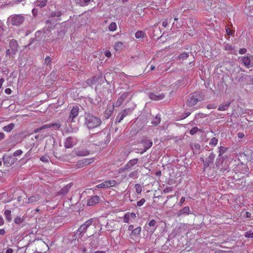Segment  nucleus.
I'll use <instances>...</instances> for the list:
<instances>
[{"mask_svg": "<svg viewBox=\"0 0 253 253\" xmlns=\"http://www.w3.org/2000/svg\"><path fill=\"white\" fill-rule=\"evenodd\" d=\"M5 92L7 94H10L11 93V90L9 88H7L5 89Z\"/></svg>", "mask_w": 253, "mask_h": 253, "instance_id": "obj_61", "label": "nucleus"}, {"mask_svg": "<svg viewBox=\"0 0 253 253\" xmlns=\"http://www.w3.org/2000/svg\"><path fill=\"white\" fill-rule=\"evenodd\" d=\"M100 198L98 196H94L88 199L87 205L91 206L99 203Z\"/></svg>", "mask_w": 253, "mask_h": 253, "instance_id": "obj_16", "label": "nucleus"}, {"mask_svg": "<svg viewBox=\"0 0 253 253\" xmlns=\"http://www.w3.org/2000/svg\"><path fill=\"white\" fill-rule=\"evenodd\" d=\"M104 54L107 57H110L111 56V53L109 50H106L104 52Z\"/></svg>", "mask_w": 253, "mask_h": 253, "instance_id": "obj_58", "label": "nucleus"}, {"mask_svg": "<svg viewBox=\"0 0 253 253\" xmlns=\"http://www.w3.org/2000/svg\"><path fill=\"white\" fill-rule=\"evenodd\" d=\"M216 105L214 104H210L207 106V108L208 109H215Z\"/></svg>", "mask_w": 253, "mask_h": 253, "instance_id": "obj_51", "label": "nucleus"}, {"mask_svg": "<svg viewBox=\"0 0 253 253\" xmlns=\"http://www.w3.org/2000/svg\"><path fill=\"white\" fill-rule=\"evenodd\" d=\"M149 98L154 100H160L165 97V94L160 92L152 91L149 94Z\"/></svg>", "mask_w": 253, "mask_h": 253, "instance_id": "obj_8", "label": "nucleus"}, {"mask_svg": "<svg viewBox=\"0 0 253 253\" xmlns=\"http://www.w3.org/2000/svg\"><path fill=\"white\" fill-rule=\"evenodd\" d=\"M135 36L136 39L143 38L145 36V34L142 31H138L136 32Z\"/></svg>", "mask_w": 253, "mask_h": 253, "instance_id": "obj_28", "label": "nucleus"}, {"mask_svg": "<svg viewBox=\"0 0 253 253\" xmlns=\"http://www.w3.org/2000/svg\"><path fill=\"white\" fill-rule=\"evenodd\" d=\"M141 143L143 144V149L141 151L139 152V153L141 154L150 148L153 145L152 141L145 137H143L141 140Z\"/></svg>", "mask_w": 253, "mask_h": 253, "instance_id": "obj_4", "label": "nucleus"}, {"mask_svg": "<svg viewBox=\"0 0 253 253\" xmlns=\"http://www.w3.org/2000/svg\"><path fill=\"white\" fill-rule=\"evenodd\" d=\"M94 161V159L93 158L89 159H83L78 161L77 163V167L78 168H82L93 163Z\"/></svg>", "mask_w": 253, "mask_h": 253, "instance_id": "obj_9", "label": "nucleus"}, {"mask_svg": "<svg viewBox=\"0 0 253 253\" xmlns=\"http://www.w3.org/2000/svg\"><path fill=\"white\" fill-rule=\"evenodd\" d=\"M5 233H6L5 230L4 229H0V235H4L5 234Z\"/></svg>", "mask_w": 253, "mask_h": 253, "instance_id": "obj_63", "label": "nucleus"}, {"mask_svg": "<svg viewBox=\"0 0 253 253\" xmlns=\"http://www.w3.org/2000/svg\"><path fill=\"white\" fill-rule=\"evenodd\" d=\"M128 95V92H124L117 100L115 102V107H119L124 102L125 99L127 97Z\"/></svg>", "mask_w": 253, "mask_h": 253, "instance_id": "obj_14", "label": "nucleus"}, {"mask_svg": "<svg viewBox=\"0 0 253 253\" xmlns=\"http://www.w3.org/2000/svg\"><path fill=\"white\" fill-rule=\"evenodd\" d=\"M4 214L5 215V218L8 221H11V211L9 210H6L4 211Z\"/></svg>", "mask_w": 253, "mask_h": 253, "instance_id": "obj_30", "label": "nucleus"}, {"mask_svg": "<svg viewBox=\"0 0 253 253\" xmlns=\"http://www.w3.org/2000/svg\"><path fill=\"white\" fill-rule=\"evenodd\" d=\"M51 127H52L51 124H46V125L42 126H41V127H40L39 128H37L36 129H35L34 132L35 133H38V132H39V131H40L41 130H42L43 129L48 128H50Z\"/></svg>", "mask_w": 253, "mask_h": 253, "instance_id": "obj_23", "label": "nucleus"}, {"mask_svg": "<svg viewBox=\"0 0 253 253\" xmlns=\"http://www.w3.org/2000/svg\"><path fill=\"white\" fill-rule=\"evenodd\" d=\"M204 100V95L200 91H196L190 94L186 102V104L189 107H192L199 101Z\"/></svg>", "mask_w": 253, "mask_h": 253, "instance_id": "obj_2", "label": "nucleus"}, {"mask_svg": "<svg viewBox=\"0 0 253 253\" xmlns=\"http://www.w3.org/2000/svg\"><path fill=\"white\" fill-rule=\"evenodd\" d=\"M245 236L247 238H253V232L251 230L246 232Z\"/></svg>", "mask_w": 253, "mask_h": 253, "instance_id": "obj_42", "label": "nucleus"}, {"mask_svg": "<svg viewBox=\"0 0 253 253\" xmlns=\"http://www.w3.org/2000/svg\"><path fill=\"white\" fill-rule=\"evenodd\" d=\"M141 231V228L140 227H138L134 229L132 231L130 235L131 237H137L140 234Z\"/></svg>", "mask_w": 253, "mask_h": 253, "instance_id": "obj_20", "label": "nucleus"}, {"mask_svg": "<svg viewBox=\"0 0 253 253\" xmlns=\"http://www.w3.org/2000/svg\"><path fill=\"white\" fill-rule=\"evenodd\" d=\"M134 188L137 194H140L142 191V186L140 184H136L134 185Z\"/></svg>", "mask_w": 253, "mask_h": 253, "instance_id": "obj_32", "label": "nucleus"}, {"mask_svg": "<svg viewBox=\"0 0 253 253\" xmlns=\"http://www.w3.org/2000/svg\"><path fill=\"white\" fill-rule=\"evenodd\" d=\"M50 158L47 155L42 156L40 158V160L44 163H47L49 162Z\"/></svg>", "mask_w": 253, "mask_h": 253, "instance_id": "obj_36", "label": "nucleus"}, {"mask_svg": "<svg viewBox=\"0 0 253 253\" xmlns=\"http://www.w3.org/2000/svg\"><path fill=\"white\" fill-rule=\"evenodd\" d=\"M130 218L129 217V215L128 214L127 212L124 215L123 217V221L124 222L128 223L129 222Z\"/></svg>", "mask_w": 253, "mask_h": 253, "instance_id": "obj_41", "label": "nucleus"}, {"mask_svg": "<svg viewBox=\"0 0 253 253\" xmlns=\"http://www.w3.org/2000/svg\"><path fill=\"white\" fill-rule=\"evenodd\" d=\"M37 5L41 7H44L46 4V0H41L37 1Z\"/></svg>", "mask_w": 253, "mask_h": 253, "instance_id": "obj_39", "label": "nucleus"}, {"mask_svg": "<svg viewBox=\"0 0 253 253\" xmlns=\"http://www.w3.org/2000/svg\"><path fill=\"white\" fill-rule=\"evenodd\" d=\"M146 202V200L145 199L142 198L139 201L137 202V206L138 207H141Z\"/></svg>", "mask_w": 253, "mask_h": 253, "instance_id": "obj_44", "label": "nucleus"}, {"mask_svg": "<svg viewBox=\"0 0 253 253\" xmlns=\"http://www.w3.org/2000/svg\"><path fill=\"white\" fill-rule=\"evenodd\" d=\"M188 53H182L178 56V59L180 60H183L187 59L189 57Z\"/></svg>", "mask_w": 253, "mask_h": 253, "instance_id": "obj_27", "label": "nucleus"}, {"mask_svg": "<svg viewBox=\"0 0 253 253\" xmlns=\"http://www.w3.org/2000/svg\"><path fill=\"white\" fill-rule=\"evenodd\" d=\"M109 29L110 31L114 32L117 29V25L115 22H112L109 26Z\"/></svg>", "mask_w": 253, "mask_h": 253, "instance_id": "obj_35", "label": "nucleus"}, {"mask_svg": "<svg viewBox=\"0 0 253 253\" xmlns=\"http://www.w3.org/2000/svg\"><path fill=\"white\" fill-rule=\"evenodd\" d=\"M79 108L78 106H74L71 109L68 120H70L71 122H75V119L79 115Z\"/></svg>", "mask_w": 253, "mask_h": 253, "instance_id": "obj_7", "label": "nucleus"}, {"mask_svg": "<svg viewBox=\"0 0 253 253\" xmlns=\"http://www.w3.org/2000/svg\"><path fill=\"white\" fill-rule=\"evenodd\" d=\"M198 130V128L197 127H193V128H192L190 130V134L191 135H194V134H195L197 131Z\"/></svg>", "mask_w": 253, "mask_h": 253, "instance_id": "obj_48", "label": "nucleus"}, {"mask_svg": "<svg viewBox=\"0 0 253 253\" xmlns=\"http://www.w3.org/2000/svg\"><path fill=\"white\" fill-rule=\"evenodd\" d=\"M245 135H244V133L243 132H239L238 133V137L240 138H242L244 137Z\"/></svg>", "mask_w": 253, "mask_h": 253, "instance_id": "obj_62", "label": "nucleus"}, {"mask_svg": "<svg viewBox=\"0 0 253 253\" xmlns=\"http://www.w3.org/2000/svg\"><path fill=\"white\" fill-rule=\"evenodd\" d=\"M242 62L248 68L253 67V55L243 56L241 58Z\"/></svg>", "mask_w": 253, "mask_h": 253, "instance_id": "obj_6", "label": "nucleus"}, {"mask_svg": "<svg viewBox=\"0 0 253 253\" xmlns=\"http://www.w3.org/2000/svg\"><path fill=\"white\" fill-rule=\"evenodd\" d=\"M156 222L155 220H154V219H152L150 221V222L148 223V224L150 226H153V227L156 225Z\"/></svg>", "mask_w": 253, "mask_h": 253, "instance_id": "obj_52", "label": "nucleus"}, {"mask_svg": "<svg viewBox=\"0 0 253 253\" xmlns=\"http://www.w3.org/2000/svg\"><path fill=\"white\" fill-rule=\"evenodd\" d=\"M246 7L249 10H253V0H247L246 2Z\"/></svg>", "mask_w": 253, "mask_h": 253, "instance_id": "obj_24", "label": "nucleus"}, {"mask_svg": "<svg viewBox=\"0 0 253 253\" xmlns=\"http://www.w3.org/2000/svg\"><path fill=\"white\" fill-rule=\"evenodd\" d=\"M125 117L124 115H123V113L122 112H120L116 118L115 123H120Z\"/></svg>", "mask_w": 253, "mask_h": 253, "instance_id": "obj_31", "label": "nucleus"}, {"mask_svg": "<svg viewBox=\"0 0 253 253\" xmlns=\"http://www.w3.org/2000/svg\"><path fill=\"white\" fill-rule=\"evenodd\" d=\"M247 52V49L245 48H240L239 53L241 54H245Z\"/></svg>", "mask_w": 253, "mask_h": 253, "instance_id": "obj_54", "label": "nucleus"}, {"mask_svg": "<svg viewBox=\"0 0 253 253\" xmlns=\"http://www.w3.org/2000/svg\"><path fill=\"white\" fill-rule=\"evenodd\" d=\"M3 164L6 167H9L13 164L16 159L12 156H4L3 157Z\"/></svg>", "mask_w": 253, "mask_h": 253, "instance_id": "obj_11", "label": "nucleus"}, {"mask_svg": "<svg viewBox=\"0 0 253 253\" xmlns=\"http://www.w3.org/2000/svg\"><path fill=\"white\" fill-rule=\"evenodd\" d=\"M51 61V58L49 56H47V57H45V63L46 64H50Z\"/></svg>", "mask_w": 253, "mask_h": 253, "instance_id": "obj_53", "label": "nucleus"}, {"mask_svg": "<svg viewBox=\"0 0 253 253\" xmlns=\"http://www.w3.org/2000/svg\"><path fill=\"white\" fill-rule=\"evenodd\" d=\"M24 221V218L23 217L17 216L14 219V222L16 224H20L23 223Z\"/></svg>", "mask_w": 253, "mask_h": 253, "instance_id": "obj_29", "label": "nucleus"}, {"mask_svg": "<svg viewBox=\"0 0 253 253\" xmlns=\"http://www.w3.org/2000/svg\"><path fill=\"white\" fill-rule=\"evenodd\" d=\"M76 154L79 156H85L89 155V152L85 149H79L76 151Z\"/></svg>", "mask_w": 253, "mask_h": 253, "instance_id": "obj_18", "label": "nucleus"}, {"mask_svg": "<svg viewBox=\"0 0 253 253\" xmlns=\"http://www.w3.org/2000/svg\"><path fill=\"white\" fill-rule=\"evenodd\" d=\"M218 142V139L216 138L215 137H213L211 139V140L210 141V145L215 146Z\"/></svg>", "mask_w": 253, "mask_h": 253, "instance_id": "obj_40", "label": "nucleus"}, {"mask_svg": "<svg viewBox=\"0 0 253 253\" xmlns=\"http://www.w3.org/2000/svg\"><path fill=\"white\" fill-rule=\"evenodd\" d=\"M22 153H23V152L22 150H18L16 151L15 152H14L12 156H13L14 157L15 156H20L22 154Z\"/></svg>", "mask_w": 253, "mask_h": 253, "instance_id": "obj_47", "label": "nucleus"}, {"mask_svg": "<svg viewBox=\"0 0 253 253\" xmlns=\"http://www.w3.org/2000/svg\"><path fill=\"white\" fill-rule=\"evenodd\" d=\"M93 222L92 219H90L82 224L78 229L76 234H78L80 237L82 234L86 233L87 228L92 224Z\"/></svg>", "mask_w": 253, "mask_h": 253, "instance_id": "obj_3", "label": "nucleus"}, {"mask_svg": "<svg viewBox=\"0 0 253 253\" xmlns=\"http://www.w3.org/2000/svg\"><path fill=\"white\" fill-rule=\"evenodd\" d=\"M227 148L226 147H223V146H220V147L219 148V156L222 155L223 154H224L226 151L227 150Z\"/></svg>", "mask_w": 253, "mask_h": 253, "instance_id": "obj_43", "label": "nucleus"}, {"mask_svg": "<svg viewBox=\"0 0 253 253\" xmlns=\"http://www.w3.org/2000/svg\"><path fill=\"white\" fill-rule=\"evenodd\" d=\"M69 189L70 187L67 185L62 188L59 191V193L60 194L65 195L68 192Z\"/></svg>", "mask_w": 253, "mask_h": 253, "instance_id": "obj_34", "label": "nucleus"}, {"mask_svg": "<svg viewBox=\"0 0 253 253\" xmlns=\"http://www.w3.org/2000/svg\"><path fill=\"white\" fill-rule=\"evenodd\" d=\"M168 25V19H165L163 22V23H162V26L164 27H167V26Z\"/></svg>", "mask_w": 253, "mask_h": 253, "instance_id": "obj_59", "label": "nucleus"}, {"mask_svg": "<svg viewBox=\"0 0 253 253\" xmlns=\"http://www.w3.org/2000/svg\"><path fill=\"white\" fill-rule=\"evenodd\" d=\"M52 127H55L57 128H59L60 127V124L59 123H52L51 124Z\"/></svg>", "mask_w": 253, "mask_h": 253, "instance_id": "obj_56", "label": "nucleus"}, {"mask_svg": "<svg viewBox=\"0 0 253 253\" xmlns=\"http://www.w3.org/2000/svg\"><path fill=\"white\" fill-rule=\"evenodd\" d=\"M42 199L41 196L39 194H35L30 197L27 199V201L26 202L27 204H36Z\"/></svg>", "mask_w": 253, "mask_h": 253, "instance_id": "obj_13", "label": "nucleus"}, {"mask_svg": "<svg viewBox=\"0 0 253 253\" xmlns=\"http://www.w3.org/2000/svg\"><path fill=\"white\" fill-rule=\"evenodd\" d=\"M77 143V140L75 138L71 137H68L66 138L64 146L67 148H70L73 147Z\"/></svg>", "mask_w": 253, "mask_h": 253, "instance_id": "obj_12", "label": "nucleus"}, {"mask_svg": "<svg viewBox=\"0 0 253 253\" xmlns=\"http://www.w3.org/2000/svg\"><path fill=\"white\" fill-rule=\"evenodd\" d=\"M117 182L115 180H108L96 185V187L97 188H108L115 186Z\"/></svg>", "mask_w": 253, "mask_h": 253, "instance_id": "obj_5", "label": "nucleus"}, {"mask_svg": "<svg viewBox=\"0 0 253 253\" xmlns=\"http://www.w3.org/2000/svg\"><path fill=\"white\" fill-rule=\"evenodd\" d=\"M14 126H15L13 123H11L9 125L4 126L3 127V129L4 131L9 132L13 129Z\"/></svg>", "mask_w": 253, "mask_h": 253, "instance_id": "obj_22", "label": "nucleus"}, {"mask_svg": "<svg viewBox=\"0 0 253 253\" xmlns=\"http://www.w3.org/2000/svg\"><path fill=\"white\" fill-rule=\"evenodd\" d=\"M127 213L129 215L130 218H135L136 217V214L134 212H127Z\"/></svg>", "mask_w": 253, "mask_h": 253, "instance_id": "obj_55", "label": "nucleus"}, {"mask_svg": "<svg viewBox=\"0 0 253 253\" xmlns=\"http://www.w3.org/2000/svg\"><path fill=\"white\" fill-rule=\"evenodd\" d=\"M123 48V43L121 42H117L114 45V48L116 50H121Z\"/></svg>", "mask_w": 253, "mask_h": 253, "instance_id": "obj_25", "label": "nucleus"}, {"mask_svg": "<svg viewBox=\"0 0 253 253\" xmlns=\"http://www.w3.org/2000/svg\"><path fill=\"white\" fill-rule=\"evenodd\" d=\"M136 172H134V171H133V172H131V173H130L128 175V177L129 178H133L135 176V175L136 174Z\"/></svg>", "mask_w": 253, "mask_h": 253, "instance_id": "obj_60", "label": "nucleus"}, {"mask_svg": "<svg viewBox=\"0 0 253 253\" xmlns=\"http://www.w3.org/2000/svg\"><path fill=\"white\" fill-rule=\"evenodd\" d=\"M214 253H233L232 251H223V250H217L215 251Z\"/></svg>", "mask_w": 253, "mask_h": 253, "instance_id": "obj_46", "label": "nucleus"}, {"mask_svg": "<svg viewBox=\"0 0 253 253\" xmlns=\"http://www.w3.org/2000/svg\"><path fill=\"white\" fill-rule=\"evenodd\" d=\"M84 123L88 129H93L99 126L102 121L99 118L88 113L85 115Z\"/></svg>", "mask_w": 253, "mask_h": 253, "instance_id": "obj_1", "label": "nucleus"}, {"mask_svg": "<svg viewBox=\"0 0 253 253\" xmlns=\"http://www.w3.org/2000/svg\"><path fill=\"white\" fill-rule=\"evenodd\" d=\"M114 110V106L111 108H107L104 112V116L106 118L109 119L112 115Z\"/></svg>", "mask_w": 253, "mask_h": 253, "instance_id": "obj_21", "label": "nucleus"}, {"mask_svg": "<svg viewBox=\"0 0 253 253\" xmlns=\"http://www.w3.org/2000/svg\"><path fill=\"white\" fill-rule=\"evenodd\" d=\"M161 121V118L158 116H156L155 118H153L151 122V124L153 126H156L160 124Z\"/></svg>", "mask_w": 253, "mask_h": 253, "instance_id": "obj_26", "label": "nucleus"}, {"mask_svg": "<svg viewBox=\"0 0 253 253\" xmlns=\"http://www.w3.org/2000/svg\"><path fill=\"white\" fill-rule=\"evenodd\" d=\"M9 47L12 50V51L13 52L14 54H15L18 50V44L17 41L14 39L11 40L9 43Z\"/></svg>", "mask_w": 253, "mask_h": 253, "instance_id": "obj_15", "label": "nucleus"}, {"mask_svg": "<svg viewBox=\"0 0 253 253\" xmlns=\"http://www.w3.org/2000/svg\"><path fill=\"white\" fill-rule=\"evenodd\" d=\"M210 164H211V162H210L207 159L204 162V169H205L206 168L208 167Z\"/></svg>", "mask_w": 253, "mask_h": 253, "instance_id": "obj_50", "label": "nucleus"}, {"mask_svg": "<svg viewBox=\"0 0 253 253\" xmlns=\"http://www.w3.org/2000/svg\"><path fill=\"white\" fill-rule=\"evenodd\" d=\"M190 212V208L188 206L185 207L182 209L180 210L177 214L178 216L182 215L183 214H189Z\"/></svg>", "mask_w": 253, "mask_h": 253, "instance_id": "obj_19", "label": "nucleus"}, {"mask_svg": "<svg viewBox=\"0 0 253 253\" xmlns=\"http://www.w3.org/2000/svg\"><path fill=\"white\" fill-rule=\"evenodd\" d=\"M90 0H79L78 2L79 4L82 6H84L88 4Z\"/></svg>", "mask_w": 253, "mask_h": 253, "instance_id": "obj_37", "label": "nucleus"}, {"mask_svg": "<svg viewBox=\"0 0 253 253\" xmlns=\"http://www.w3.org/2000/svg\"><path fill=\"white\" fill-rule=\"evenodd\" d=\"M215 155L213 153H211L209 155L208 158L207 159L211 163H212L214 158H215Z\"/></svg>", "mask_w": 253, "mask_h": 253, "instance_id": "obj_38", "label": "nucleus"}, {"mask_svg": "<svg viewBox=\"0 0 253 253\" xmlns=\"http://www.w3.org/2000/svg\"><path fill=\"white\" fill-rule=\"evenodd\" d=\"M13 253V250L11 248H9L7 249L5 253Z\"/></svg>", "mask_w": 253, "mask_h": 253, "instance_id": "obj_64", "label": "nucleus"}, {"mask_svg": "<svg viewBox=\"0 0 253 253\" xmlns=\"http://www.w3.org/2000/svg\"><path fill=\"white\" fill-rule=\"evenodd\" d=\"M24 21V17L20 15H16L11 18V23L13 25L18 26Z\"/></svg>", "mask_w": 253, "mask_h": 253, "instance_id": "obj_10", "label": "nucleus"}, {"mask_svg": "<svg viewBox=\"0 0 253 253\" xmlns=\"http://www.w3.org/2000/svg\"><path fill=\"white\" fill-rule=\"evenodd\" d=\"M130 112V109L129 108L126 109L124 110L121 112L123 113V115H124L125 117H126Z\"/></svg>", "mask_w": 253, "mask_h": 253, "instance_id": "obj_49", "label": "nucleus"}, {"mask_svg": "<svg viewBox=\"0 0 253 253\" xmlns=\"http://www.w3.org/2000/svg\"><path fill=\"white\" fill-rule=\"evenodd\" d=\"M229 105H230V103H228V104H226L221 105L218 107V110L219 111L227 110L228 109Z\"/></svg>", "mask_w": 253, "mask_h": 253, "instance_id": "obj_33", "label": "nucleus"}, {"mask_svg": "<svg viewBox=\"0 0 253 253\" xmlns=\"http://www.w3.org/2000/svg\"><path fill=\"white\" fill-rule=\"evenodd\" d=\"M185 201V198L183 197H182L180 200V201L179 202V205L180 206H181L183 203Z\"/></svg>", "mask_w": 253, "mask_h": 253, "instance_id": "obj_57", "label": "nucleus"}, {"mask_svg": "<svg viewBox=\"0 0 253 253\" xmlns=\"http://www.w3.org/2000/svg\"><path fill=\"white\" fill-rule=\"evenodd\" d=\"M173 190L172 187H167L163 190V192L165 193H169L171 192Z\"/></svg>", "mask_w": 253, "mask_h": 253, "instance_id": "obj_45", "label": "nucleus"}, {"mask_svg": "<svg viewBox=\"0 0 253 253\" xmlns=\"http://www.w3.org/2000/svg\"><path fill=\"white\" fill-rule=\"evenodd\" d=\"M138 162L137 158H135L129 160L125 165V169H128L134 165H135Z\"/></svg>", "mask_w": 253, "mask_h": 253, "instance_id": "obj_17", "label": "nucleus"}]
</instances>
